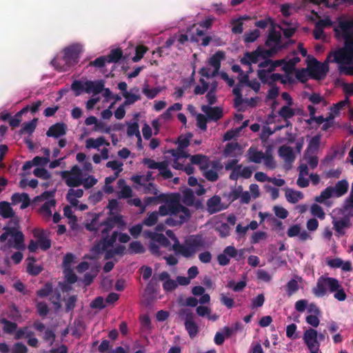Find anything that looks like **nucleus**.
<instances>
[{
    "instance_id": "nucleus-29",
    "label": "nucleus",
    "mask_w": 353,
    "mask_h": 353,
    "mask_svg": "<svg viewBox=\"0 0 353 353\" xmlns=\"http://www.w3.org/2000/svg\"><path fill=\"white\" fill-rule=\"evenodd\" d=\"M249 161L255 163H260L264 158V153L258 151L256 148L250 147L248 150Z\"/></svg>"
},
{
    "instance_id": "nucleus-57",
    "label": "nucleus",
    "mask_w": 353,
    "mask_h": 353,
    "mask_svg": "<svg viewBox=\"0 0 353 353\" xmlns=\"http://www.w3.org/2000/svg\"><path fill=\"white\" fill-rule=\"evenodd\" d=\"M232 24L233 25V26L232 28V33L241 34L243 32V18H239V19L232 20Z\"/></svg>"
},
{
    "instance_id": "nucleus-43",
    "label": "nucleus",
    "mask_w": 353,
    "mask_h": 353,
    "mask_svg": "<svg viewBox=\"0 0 353 353\" xmlns=\"http://www.w3.org/2000/svg\"><path fill=\"white\" fill-rule=\"evenodd\" d=\"M268 49H263L262 47L259 46L257 47V50H259V57L260 58L264 59H269V57H271L274 56L275 54H276L278 52L276 51V48H272L270 47H268Z\"/></svg>"
},
{
    "instance_id": "nucleus-47",
    "label": "nucleus",
    "mask_w": 353,
    "mask_h": 353,
    "mask_svg": "<svg viewBox=\"0 0 353 353\" xmlns=\"http://www.w3.org/2000/svg\"><path fill=\"white\" fill-rule=\"evenodd\" d=\"M34 236L38 237V243L39 248L43 250L46 251L50 249L51 247V241L48 238L44 237L43 236H38L36 234V231L34 232Z\"/></svg>"
},
{
    "instance_id": "nucleus-51",
    "label": "nucleus",
    "mask_w": 353,
    "mask_h": 353,
    "mask_svg": "<svg viewBox=\"0 0 353 353\" xmlns=\"http://www.w3.org/2000/svg\"><path fill=\"white\" fill-rule=\"evenodd\" d=\"M52 284L47 282L43 288L37 291V295L41 298L46 297L52 292Z\"/></svg>"
},
{
    "instance_id": "nucleus-5",
    "label": "nucleus",
    "mask_w": 353,
    "mask_h": 353,
    "mask_svg": "<svg viewBox=\"0 0 353 353\" xmlns=\"http://www.w3.org/2000/svg\"><path fill=\"white\" fill-rule=\"evenodd\" d=\"M205 245V241L201 235H191L185 241V248L188 254H185V258L192 256L199 248Z\"/></svg>"
},
{
    "instance_id": "nucleus-58",
    "label": "nucleus",
    "mask_w": 353,
    "mask_h": 353,
    "mask_svg": "<svg viewBox=\"0 0 353 353\" xmlns=\"http://www.w3.org/2000/svg\"><path fill=\"white\" fill-rule=\"evenodd\" d=\"M299 290L298 282L294 279L290 280L286 284V292L289 296L293 295Z\"/></svg>"
},
{
    "instance_id": "nucleus-32",
    "label": "nucleus",
    "mask_w": 353,
    "mask_h": 353,
    "mask_svg": "<svg viewBox=\"0 0 353 353\" xmlns=\"http://www.w3.org/2000/svg\"><path fill=\"white\" fill-rule=\"evenodd\" d=\"M285 197L288 202L296 203L303 198V194L300 191H295L292 189H287Z\"/></svg>"
},
{
    "instance_id": "nucleus-45",
    "label": "nucleus",
    "mask_w": 353,
    "mask_h": 353,
    "mask_svg": "<svg viewBox=\"0 0 353 353\" xmlns=\"http://www.w3.org/2000/svg\"><path fill=\"white\" fill-rule=\"evenodd\" d=\"M310 212L314 216L317 217L321 220L324 219L325 217V214L323 208L316 203H314L311 205Z\"/></svg>"
},
{
    "instance_id": "nucleus-37",
    "label": "nucleus",
    "mask_w": 353,
    "mask_h": 353,
    "mask_svg": "<svg viewBox=\"0 0 353 353\" xmlns=\"http://www.w3.org/2000/svg\"><path fill=\"white\" fill-rule=\"evenodd\" d=\"M332 268H339L344 271H350L352 265L348 261H344L339 258H332Z\"/></svg>"
},
{
    "instance_id": "nucleus-56",
    "label": "nucleus",
    "mask_w": 353,
    "mask_h": 353,
    "mask_svg": "<svg viewBox=\"0 0 353 353\" xmlns=\"http://www.w3.org/2000/svg\"><path fill=\"white\" fill-rule=\"evenodd\" d=\"M166 201V194H160L159 196L145 197L143 201L145 205H149L151 203H157L159 201L163 202Z\"/></svg>"
},
{
    "instance_id": "nucleus-48",
    "label": "nucleus",
    "mask_w": 353,
    "mask_h": 353,
    "mask_svg": "<svg viewBox=\"0 0 353 353\" xmlns=\"http://www.w3.org/2000/svg\"><path fill=\"white\" fill-rule=\"evenodd\" d=\"M148 50V48L143 45L137 46L135 48V55L132 57V61L134 62L139 61L143 57Z\"/></svg>"
},
{
    "instance_id": "nucleus-14",
    "label": "nucleus",
    "mask_w": 353,
    "mask_h": 353,
    "mask_svg": "<svg viewBox=\"0 0 353 353\" xmlns=\"http://www.w3.org/2000/svg\"><path fill=\"white\" fill-rule=\"evenodd\" d=\"M259 216L261 218V223L264 221L265 219H267V221L270 223L272 225V229L277 232L280 231H283L285 229V226L283 225L281 221L277 219L274 217L272 214L268 212H261L259 213Z\"/></svg>"
},
{
    "instance_id": "nucleus-12",
    "label": "nucleus",
    "mask_w": 353,
    "mask_h": 353,
    "mask_svg": "<svg viewBox=\"0 0 353 353\" xmlns=\"http://www.w3.org/2000/svg\"><path fill=\"white\" fill-rule=\"evenodd\" d=\"M303 339L308 349L319 347L318 342V334L316 330L312 328L306 330L304 332Z\"/></svg>"
},
{
    "instance_id": "nucleus-25",
    "label": "nucleus",
    "mask_w": 353,
    "mask_h": 353,
    "mask_svg": "<svg viewBox=\"0 0 353 353\" xmlns=\"http://www.w3.org/2000/svg\"><path fill=\"white\" fill-rule=\"evenodd\" d=\"M349 227L350 222L347 219H342L341 220L336 221L334 224L336 235L340 236L344 234Z\"/></svg>"
},
{
    "instance_id": "nucleus-22",
    "label": "nucleus",
    "mask_w": 353,
    "mask_h": 353,
    "mask_svg": "<svg viewBox=\"0 0 353 353\" xmlns=\"http://www.w3.org/2000/svg\"><path fill=\"white\" fill-rule=\"evenodd\" d=\"M279 154L287 163H292L295 159L294 151L290 146H281L279 149Z\"/></svg>"
},
{
    "instance_id": "nucleus-39",
    "label": "nucleus",
    "mask_w": 353,
    "mask_h": 353,
    "mask_svg": "<svg viewBox=\"0 0 353 353\" xmlns=\"http://www.w3.org/2000/svg\"><path fill=\"white\" fill-rule=\"evenodd\" d=\"M127 134L128 137L135 135L139 139V142H142L141 134L139 132V126L137 122L129 124L127 128Z\"/></svg>"
},
{
    "instance_id": "nucleus-16",
    "label": "nucleus",
    "mask_w": 353,
    "mask_h": 353,
    "mask_svg": "<svg viewBox=\"0 0 353 353\" xmlns=\"http://www.w3.org/2000/svg\"><path fill=\"white\" fill-rule=\"evenodd\" d=\"M296 114V110L292 108V106L283 105L277 112V115L280 117L284 123L285 126H292V123L290 121V119Z\"/></svg>"
},
{
    "instance_id": "nucleus-24",
    "label": "nucleus",
    "mask_w": 353,
    "mask_h": 353,
    "mask_svg": "<svg viewBox=\"0 0 353 353\" xmlns=\"http://www.w3.org/2000/svg\"><path fill=\"white\" fill-rule=\"evenodd\" d=\"M101 214H94L90 223H87L85 228L87 230L92 232L94 234L99 232L101 227H102L101 222H99V216Z\"/></svg>"
},
{
    "instance_id": "nucleus-27",
    "label": "nucleus",
    "mask_w": 353,
    "mask_h": 353,
    "mask_svg": "<svg viewBox=\"0 0 353 353\" xmlns=\"http://www.w3.org/2000/svg\"><path fill=\"white\" fill-rule=\"evenodd\" d=\"M0 215L3 219L13 218L14 212L7 201L0 202Z\"/></svg>"
},
{
    "instance_id": "nucleus-9",
    "label": "nucleus",
    "mask_w": 353,
    "mask_h": 353,
    "mask_svg": "<svg viewBox=\"0 0 353 353\" xmlns=\"http://www.w3.org/2000/svg\"><path fill=\"white\" fill-rule=\"evenodd\" d=\"M257 77L263 84H268L269 86H276L275 83L281 81L282 83H285L283 79V76L279 73H270L265 72V69L257 70Z\"/></svg>"
},
{
    "instance_id": "nucleus-55",
    "label": "nucleus",
    "mask_w": 353,
    "mask_h": 353,
    "mask_svg": "<svg viewBox=\"0 0 353 353\" xmlns=\"http://www.w3.org/2000/svg\"><path fill=\"white\" fill-rule=\"evenodd\" d=\"M215 230L219 234L221 237L225 238L230 235V227L228 223H222L216 227Z\"/></svg>"
},
{
    "instance_id": "nucleus-23",
    "label": "nucleus",
    "mask_w": 353,
    "mask_h": 353,
    "mask_svg": "<svg viewBox=\"0 0 353 353\" xmlns=\"http://www.w3.org/2000/svg\"><path fill=\"white\" fill-rule=\"evenodd\" d=\"M332 294L334 297L339 301H344L347 296L343 288L335 279H332Z\"/></svg>"
},
{
    "instance_id": "nucleus-36",
    "label": "nucleus",
    "mask_w": 353,
    "mask_h": 353,
    "mask_svg": "<svg viewBox=\"0 0 353 353\" xmlns=\"http://www.w3.org/2000/svg\"><path fill=\"white\" fill-rule=\"evenodd\" d=\"M62 179H65V184L70 188L79 187L83 183L82 177L77 176L68 175V176L62 177Z\"/></svg>"
},
{
    "instance_id": "nucleus-50",
    "label": "nucleus",
    "mask_w": 353,
    "mask_h": 353,
    "mask_svg": "<svg viewBox=\"0 0 353 353\" xmlns=\"http://www.w3.org/2000/svg\"><path fill=\"white\" fill-rule=\"evenodd\" d=\"M60 175L61 177H66L68 176V175H73L77 176L79 177H82V171L78 165H75L72 166L70 170L69 171H61L60 172Z\"/></svg>"
},
{
    "instance_id": "nucleus-52",
    "label": "nucleus",
    "mask_w": 353,
    "mask_h": 353,
    "mask_svg": "<svg viewBox=\"0 0 353 353\" xmlns=\"http://www.w3.org/2000/svg\"><path fill=\"white\" fill-rule=\"evenodd\" d=\"M195 196L192 190L188 189L183 193V202L188 206H193Z\"/></svg>"
},
{
    "instance_id": "nucleus-40",
    "label": "nucleus",
    "mask_w": 353,
    "mask_h": 353,
    "mask_svg": "<svg viewBox=\"0 0 353 353\" xmlns=\"http://www.w3.org/2000/svg\"><path fill=\"white\" fill-rule=\"evenodd\" d=\"M261 35V32L258 29H254L250 32H245L243 35V41L245 43H250L255 41Z\"/></svg>"
},
{
    "instance_id": "nucleus-21",
    "label": "nucleus",
    "mask_w": 353,
    "mask_h": 353,
    "mask_svg": "<svg viewBox=\"0 0 353 353\" xmlns=\"http://www.w3.org/2000/svg\"><path fill=\"white\" fill-rule=\"evenodd\" d=\"M259 58V50L256 49L251 52H245L244 57L241 59V63L245 65H251L252 63H256Z\"/></svg>"
},
{
    "instance_id": "nucleus-34",
    "label": "nucleus",
    "mask_w": 353,
    "mask_h": 353,
    "mask_svg": "<svg viewBox=\"0 0 353 353\" xmlns=\"http://www.w3.org/2000/svg\"><path fill=\"white\" fill-rule=\"evenodd\" d=\"M319 143H320V137L317 135L313 137L310 139L308 146L304 153H306L307 155V154H310V153L315 154L319 150Z\"/></svg>"
},
{
    "instance_id": "nucleus-10",
    "label": "nucleus",
    "mask_w": 353,
    "mask_h": 353,
    "mask_svg": "<svg viewBox=\"0 0 353 353\" xmlns=\"http://www.w3.org/2000/svg\"><path fill=\"white\" fill-rule=\"evenodd\" d=\"M119 232L114 231L111 236L105 235L99 242H97L93 247L92 250L97 253L100 254L106 250L109 247L113 245L116 242Z\"/></svg>"
},
{
    "instance_id": "nucleus-62",
    "label": "nucleus",
    "mask_w": 353,
    "mask_h": 353,
    "mask_svg": "<svg viewBox=\"0 0 353 353\" xmlns=\"http://www.w3.org/2000/svg\"><path fill=\"white\" fill-rule=\"evenodd\" d=\"M33 174L37 177L40 179L48 180L50 178L51 175L50 172L43 168H37L34 170Z\"/></svg>"
},
{
    "instance_id": "nucleus-4",
    "label": "nucleus",
    "mask_w": 353,
    "mask_h": 353,
    "mask_svg": "<svg viewBox=\"0 0 353 353\" xmlns=\"http://www.w3.org/2000/svg\"><path fill=\"white\" fill-rule=\"evenodd\" d=\"M3 230L5 232L0 236L1 243L5 242L10 236L12 239H10L8 241L9 247H13L17 250L25 249L24 235L21 231L16 227H4Z\"/></svg>"
},
{
    "instance_id": "nucleus-59",
    "label": "nucleus",
    "mask_w": 353,
    "mask_h": 353,
    "mask_svg": "<svg viewBox=\"0 0 353 353\" xmlns=\"http://www.w3.org/2000/svg\"><path fill=\"white\" fill-rule=\"evenodd\" d=\"M174 241V244L172 245V250L175 251L176 254H180L183 256L185 257V254H188L186 249L185 248V244L181 245L179 243V239L176 238Z\"/></svg>"
},
{
    "instance_id": "nucleus-1",
    "label": "nucleus",
    "mask_w": 353,
    "mask_h": 353,
    "mask_svg": "<svg viewBox=\"0 0 353 353\" xmlns=\"http://www.w3.org/2000/svg\"><path fill=\"white\" fill-rule=\"evenodd\" d=\"M335 32L345 39V50L338 52L336 59L343 63V69L353 74V20H340Z\"/></svg>"
},
{
    "instance_id": "nucleus-35",
    "label": "nucleus",
    "mask_w": 353,
    "mask_h": 353,
    "mask_svg": "<svg viewBox=\"0 0 353 353\" xmlns=\"http://www.w3.org/2000/svg\"><path fill=\"white\" fill-rule=\"evenodd\" d=\"M0 323L3 324V330L6 334H12L17 328V324L8 321L6 318L0 319Z\"/></svg>"
},
{
    "instance_id": "nucleus-28",
    "label": "nucleus",
    "mask_w": 353,
    "mask_h": 353,
    "mask_svg": "<svg viewBox=\"0 0 353 353\" xmlns=\"http://www.w3.org/2000/svg\"><path fill=\"white\" fill-rule=\"evenodd\" d=\"M149 236L152 241L159 243L164 248H168L170 245V241L163 234L150 232Z\"/></svg>"
},
{
    "instance_id": "nucleus-53",
    "label": "nucleus",
    "mask_w": 353,
    "mask_h": 353,
    "mask_svg": "<svg viewBox=\"0 0 353 353\" xmlns=\"http://www.w3.org/2000/svg\"><path fill=\"white\" fill-rule=\"evenodd\" d=\"M240 148V145L238 142H230L228 143L224 149V155L233 156L234 152Z\"/></svg>"
},
{
    "instance_id": "nucleus-2",
    "label": "nucleus",
    "mask_w": 353,
    "mask_h": 353,
    "mask_svg": "<svg viewBox=\"0 0 353 353\" xmlns=\"http://www.w3.org/2000/svg\"><path fill=\"white\" fill-rule=\"evenodd\" d=\"M163 202L168 203L170 217L165 223L169 226L181 225L190 218V210L182 205L176 196L166 194V201Z\"/></svg>"
},
{
    "instance_id": "nucleus-63",
    "label": "nucleus",
    "mask_w": 353,
    "mask_h": 353,
    "mask_svg": "<svg viewBox=\"0 0 353 353\" xmlns=\"http://www.w3.org/2000/svg\"><path fill=\"white\" fill-rule=\"evenodd\" d=\"M108 63V60L105 56H101L94 61H92L89 63V66H92L97 68H102L105 65V63Z\"/></svg>"
},
{
    "instance_id": "nucleus-46",
    "label": "nucleus",
    "mask_w": 353,
    "mask_h": 353,
    "mask_svg": "<svg viewBox=\"0 0 353 353\" xmlns=\"http://www.w3.org/2000/svg\"><path fill=\"white\" fill-rule=\"evenodd\" d=\"M123 97L125 99L123 103L124 105L133 104L137 101L141 99V96L139 94H135L128 92H123Z\"/></svg>"
},
{
    "instance_id": "nucleus-54",
    "label": "nucleus",
    "mask_w": 353,
    "mask_h": 353,
    "mask_svg": "<svg viewBox=\"0 0 353 353\" xmlns=\"http://www.w3.org/2000/svg\"><path fill=\"white\" fill-rule=\"evenodd\" d=\"M331 198V185L327 186L320 195L316 196L314 201L317 203H323L325 200Z\"/></svg>"
},
{
    "instance_id": "nucleus-60",
    "label": "nucleus",
    "mask_w": 353,
    "mask_h": 353,
    "mask_svg": "<svg viewBox=\"0 0 353 353\" xmlns=\"http://www.w3.org/2000/svg\"><path fill=\"white\" fill-rule=\"evenodd\" d=\"M199 82L201 84V86L197 85L195 86L194 92L195 94H203L207 92L209 88V84L206 82L203 78L199 79Z\"/></svg>"
},
{
    "instance_id": "nucleus-44",
    "label": "nucleus",
    "mask_w": 353,
    "mask_h": 353,
    "mask_svg": "<svg viewBox=\"0 0 353 353\" xmlns=\"http://www.w3.org/2000/svg\"><path fill=\"white\" fill-rule=\"evenodd\" d=\"M129 252L134 254H142L145 252V248L140 241H132L129 244Z\"/></svg>"
},
{
    "instance_id": "nucleus-42",
    "label": "nucleus",
    "mask_w": 353,
    "mask_h": 353,
    "mask_svg": "<svg viewBox=\"0 0 353 353\" xmlns=\"http://www.w3.org/2000/svg\"><path fill=\"white\" fill-rule=\"evenodd\" d=\"M158 218V212L157 211H154L148 214V216L143 219V223L148 227L153 226L157 223Z\"/></svg>"
},
{
    "instance_id": "nucleus-31",
    "label": "nucleus",
    "mask_w": 353,
    "mask_h": 353,
    "mask_svg": "<svg viewBox=\"0 0 353 353\" xmlns=\"http://www.w3.org/2000/svg\"><path fill=\"white\" fill-rule=\"evenodd\" d=\"M105 57L108 60V63H117L123 58V51L119 48L112 49Z\"/></svg>"
},
{
    "instance_id": "nucleus-13",
    "label": "nucleus",
    "mask_w": 353,
    "mask_h": 353,
    "mask_svg": "<svg viewBox=\"0 0 353 353\" xmlns=\"http://www.w3.org/2000/svg\"><path fill=\"white\" fill-rule=\"evenodd\" d=\"M331 289V278H325L321 276L316 283V286L313 288L312 292L316 296H323L327 292V288Z\"/></svg>"
},
{
    "instance_id": "nucleus-33",
    "label": "nucleus",
    "mask_w": 353,
    "mask_h": 353,
    "mask_svg": "<svg viewBox=\"0 0 353 353\" xmlns=\"http://www.w3.org/2000/svg\"><path fill=\"white\" fill-rule=\"evenodd\" d=\"M37 121L38 119L34 118L29 122L23 123L21 130L19 132V134H23L24 133L32 134L36 129Z\"/></svg>"
},
{
    "instance_id": "nucleus-41",
    "label": "nucleus",
    "mask_w": 353,
    "mask_h": 353,
    "mask_svg": "<svg viewBox=\"0 0 353 353\" xmlns=\"http://www.w3.org/2000/svg\"><path fill=\"white\" fill-rule=\"evenodd\" d=\"M105 143V138L100 137L96 139L89 138L86 140L85 146L87 148L99 149V148Z\"/></svg>"
},
{
    "instance_id": "nucleus-6",
    "label": "nucleus",
    "mask_w": 353,
    "mask_h": 353,
    "mask_svg": "<svg viewBox=\"0 0 353 353\" xmlns=\"http://www.w3.org/2000/svg\"><path fill=\"white\" fill-rule=\"evenodd\" d=\"M307 65L309 73L315 79H320L325 74L327 70L325 63H321L314 57H308Z\"/></svg>"
},
{
    "instance_id": "nucleus-18",
    "label": "nucleus",
    "mask_w": 353,
    "mask_h": 353,
    "mask_svg": "<svg viewBox=\"0 0 353 353\" xmlns=\"http://www.w3.org/2000/svg\"><path fill=\"white\" fill-rule=\"evenodd\" d=\"M66 134V125L63 123H57L51 125L46 132L49 137L58 138Z\"/></svg>"
},
{
    "instance_id": "nucleus-38",
    "label": "nucleus",
    "mask_w": 353,
    "mask_h": 353,
    "mask_svg": "<svg viewBox=\"0 0 353 353\" xmlns=\"http://www.w3.org/2000/svg\"><path fill=\"white\" fill-rule=\"evenodd\" d=\"M300 61V59L299 57H294L290 59L288 61H285L284 60V63H283L282 70H283L287 74L292 73L295 69V65Z\"/></svg>"
},
{
    "instance_id": "nucleus-7",
    "label": "nucleus",
    "mask_w": 353,
    "mask_h": 353,
    "mask_svg": "<svg viewBox=\"0 0 353 353\" xmlns=\"http://www.w3.org/2000/svg\"><path fill=\"white\" fill-rule=\"evenodd\" d=\"M185 314L184 318V325L190 338H194L196 336L199 332V327L194 322V315L192 312L188 310H181L179 315L182 316Z\"/></svg>"
},
{
    "instance_id": "nucleus-8",
    "label": "nucleus",
    "mask_w": 353,
    "mask_h": 353,
    "mask_svg": "<svg viewBox=\"0 0 353 353\" xmlns=\"http://www.w3.org/2000/svg\"><path fill=\"white\" fill-rule=\"evenodd\" d=\"M281 34L280 32H278L275 30L274 24H272V27H271L268 30V34L267 36V39L265 42V45L266 47L276 48V51L279 52L283 49H285V46H281Z\"/></svg>"
},
{
    "instance_id": "nucleus-20",
    "label": "nucleus",
    "mask_w": 353,
    "mask_h": 353,
    "mask_svg": "<svg viewBox=\"0 0 353 353\" xmlns=\"http://www.w3.org/2000/svg\"><path fill=\"white\" fill-rule=\"evenodd\" d=\"M349 188V183L345 179L337 181L332 186V197H340L344 195Z\"/></svg>"
},
{
    "instance_id": "nucleus-19",
    "label": "nucleus",
    "mask_w": 353,
    "mask_h": 353,
    "mask_svg": "<svg viewBox=\"0 0 353 353\" xmlns=\"http://www.w3.org/2000/svg\"><path fill=\"white\" fill-rule=\"evenodd\" d=\"M104 90V83L103 81H87L85 82V92L86 93H94L97 94Z\"/></svg>"
},
{
    "instance_id": "nucleus-64",
    "label": "nucleus",
    "mask_w": 353,
    "mask_h": 353,
    "mask_svg": "<svg viewBox=\"0 0 353 353\" xmlns=\"http://www.w3.org/2000/svg\"><path fill=\"white\" fill-rule=\"evenodd\" d=\"M71 89L75 92L76 96H79L83 91H85V83L81 81L75 80L71 85Z\"/></svg>"
},
{
    "instance_id": "nucleus-49",
    "label": "nucleus",
    "mask_w": 353,
    "mask_h": 353,
    "mask_svg": "<svg viewBox=\"0 0 353 353\" xmlns=\"http://www.w3.org/2000/svg\"><path fill=\"white\" fill-rule=\"evenodd\" d=\"M303 159L307 161L306 164H307V165L312 169H314L317 167L319 160L315 154L310 153L307 155L306 153H304Z\"/></svg>"
},
{
    "instance_id": "nucleus-15",
    "label": "nucleus",
    "mask_w": 353,
    "mask_h": 353,
    "mask_svg": "<svg viewBox=\"0 0 353 353\" xmlns=\"http://www.w3.org/2000/svg\"><path fill=\"white\" fill-rule=\"evenodd\" d=\"M207 211L210 214H215L226 208L221 203V199L218 195H214L207 201Z\"/></svg>"
},
{
    "instance_id": "nucleus-17",
    "label": "nucleus",
    "mask_w": 353,
    "mask_h": 353,
    "mask_svg": "<svg viewBox=\"0 0 353 353\" xmlns=\"http://www.w3.org/2000/svg\"><path fill=\"white\" fill-rule=\"evenodd\" d=\"M201 110L207 117L212 121H216L223 117L222 109L219 107H210L209 105H202Z\"/></svg>"
},
{
    "instance_id": "nucleus-61",
    "label": "nucleus",
    "mask_w": 353,
    "mask_h": 353,
    "mask_svg": "<svg viewBox=\"0 0 353 353\" xmlns=\"http://www.w3.org/2000/svg\"><path fill=\"white\" fill-rule=\"evenodd\" d=\"M55 205V201L51 200L48 201H46L40 208V211L44 213L48 216H52V207Z\"/></svg>"
},
{
    "instance_id": "nucleus-3",
    "label": "nucleus",
    "mask_w": 353,
    "mask_h": 353,
    "mask_svg": "<svg viewBox=\"0 0 353 353\" xmlns=\"http://www.w3.org/2000/svg\"><path fill=\"white\" fill-rule=\"evenodd\" d=\"M82 48L79 44H73L63 50V57H55L51 61V64L59 71H68L72 66L78 63L79 54Z\"/></svg>"
},
{
    "instance_id": "nucleus-30",
    "label": "nucleus",
    "mask_w": 353,
    "mask_h": 353,
    "mask_svg": "<svg viewBox=\"0 0 353 353\" xmlns=\"http://www.w3.org/2000/svg\"><path fill=\"white\" fill-rule=\"evenodd\" d=\"M190 161L192 164L198 165L201 168L203 169L208 166V158L203 154L190 155Z\"/></svg>"
},
{
    "instance_id": "nucleus-26",
    "label": "nucleus",
    "mask_w": 353,
    "mask_h": 353,
    "mask_svg": "<svg viewBox=\"0 0 353 353\" xmlns=\"http://www.w3.org/2000/svg\"><path fill=\"white\" fill-rule=\"evenodd\" d=\"M225 58V54L222 50L216 52L208 61V63L214 69L221 67V61Z\"/></svg>"
},
{
    "instance_id": "nucleus-11",
    "label": "nucleus",
    "mask_w": 353,
    "mask_h": 353,
    "mask_svg": "<svg viewBox=\"0 0 353 353\" xmlns=\"http://www.w3.org/2000/svg\"><path fill=\"white\" fill-rule=\"evenodd\" d=\"M101 224L103 228L101 230V232L103 235H106L116 225L119 228H122L125 226V223L123 221V216L117 214L114 216L108 217L105 221L101 222Z\"/></svg>"
}]
</instances>
